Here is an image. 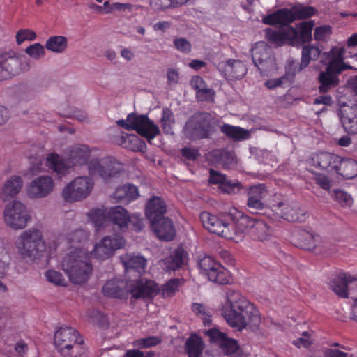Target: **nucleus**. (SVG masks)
I'll return each instance as SVG.
<instances>
[{"label":"nucleus","instance_id":"a211bd4d","mask_svg":"<svg viewBox=\"0 0 357 357\" xmlns=\"http://www.w3.org/2000/svg\"><path fill=\"white\" fill-rule=\"evenodd\" d=\"M268 191L263 183L250 186L247 192V206L252 213H256L258 210H262L265 207L263 200L266 197Z\"/></svg>","mask_w":357,"mask_h":357},{"label":"nucleus","instance_id":"f3484780","mask_svg":"<svg viewBox=\"0 0 357 357\" xmlns=\"http://www.w3.org/2000/svg\"><path fill=\"white\" fill-rule=\"evenodd\" d=\"M342 73L326 66V70L320 71L317 77L319 92L324 94L338 86L340 82L339 76Z\"/></svg>","mask_w":357,"mask_h":357},{"label":"nucleus","instance_id":"774afa93","mask_svg":"<svg viewBox=\"0 0 357 357\" xmlns=\"http://www.w3.org/2000/svg\"><path fill=\"white\" fill-rule=\"evenodd\" d=\"M332 31L330 26L324 25L316 27L314 32V38L317 41H325L331 34Z\"/></svg>","mask_w":357,"mask_h":357},{"label":"nucleus","instance_id":"2eb2a0df","mask_svg":"<svg viewBox=\"0 0 357 357\" xmlns=\"http://www.w3.org/2000/svg\"><path fill=\"white\" fill-rule=\"evenodd\" d=\"M54 183L49 176H41L33 179L27 187V195L30 198H43L53 190Z\"/></svg>","mask_w":357,"mask_h":357},{"label":"nucleus","instance_id":"c03bdc74","mask_svg":"<svg viewBox=\"0 0 357 357\" xmlns=\"http://www.w3.org/2000/svg\"><path fill=\"white\" fill-rule=\"evenodd\" d=\"M22 179L20 176H12L4 185L2 190V198L4 201L10 197H13L17 195L22 187Z\"/></svg>","mask_w":357,"mask_h":357},{"label":"nucleus","instance_id":"37998d69","mask_svg":"<svg viewBox=\"0 0 357 357\" xmlns=\"http://www.w3.org/2000/svg\"><path fill=\"white\" fill-rule=\"evenodd\" d=\"M209 182L215 185H220L221 188L227 193L234 192L237 184L229 181L225 174H220L213 169H210Z\"/></svg>","mask_w":357,"mask_h":357},{"label":"nucleus","instance_id":"20e7f679","mask_svg":"<svg viewBox=\"0 0 357 357\" xmlns=\"http://www.w3.org/2000/svg\"><path fill=\"white\" fill-rule=\"evenodd\" d=\"M15 246L23 258L31 260L42 257L46 250L41 231L34 228L24 231L16 241Z\"/></svg>","mask_w":357,"mask_h":357},{"label":"nucleus","instance_id":"7c9ffc66","mask_svg":"<svg viewBox=\"0 0 357 357\" xmlns=\"http://www.w3.org/2000/svg\"><path fill=\"white\" fill-rule=\"evenodd\" d=\"M116 142L122 147L134 152H144L146 149L145 142L135 134L121 132Z\"/></svg>","mask_w":357,"mask_h":357},{"label":"nucleus","instance_id":"ea45409f","mask_svg":"<svg viewBox=\"0 0 357 357\" xmlns=\"http://www.w3.org/2000/svg\"><path fill=\"white\" fill-rule=\"evenodd\" d=\"M205 344L202 338L194 333L186 340L185 351L188 357H201L203 354Z\"/></svg>","mask_w":357,"mask_h":357},{"label":"nucleus","instance_id":"f03ea898","mask_svg":"<svg viewBox=\"0 0 357 357\" xmlns=\"http://www.w3.org/2000/svg\"><path fill=\"white\" fill-rule=\"evenodd\" d=\"M62 267L71 282L77 284L86 282L93 271L89 254L79 247L66 255L63 259Z\"/></svg>","mask_w":357,"mask_h":357},{"label":"nucleus","instance_id":"49530a36","mask_svg":"<svg viewBox=\"0 0 357 357\" xmlns=\"http://www.w3.org/2000/svg\"><path fill=\"white\" fill-rule=\"evenodd\" d=\"M321 52V50L317 46L312 45H304L302 50L301 61L298 70L305 68L312 60H317Z\"/></svg>","mask_w":357,"mask_h":357},{"label":"nucleus","instance_id":"864d4df0","mask_svg":"<svg viewBox=\"0 0 357 357\" xmlns=\"http://www.w3.org/2000/svg\"><path fill=\"white\" fill-rule=\"evenodd\" d=\"M291 8L295 20L309 18L314 16L317 13L314 7L303 6L301 3L292 6Z\"/></svg>","mask_w":357,"mask_h":357},{"label":"nucleus","instance_id":"473e14b6","mask_svg":"<svg viewBox=\"0 0 357 357\" xmlns=\"http://www.w3.org/2000/svg\"><path fill=\"white\" fill-rule=\"evenodd\" d=\"M20 61L8 55L0 56V79H6L18 73Z\"/></svg>","mask_w":357,"mask_h":357},{"label":"nucleus","instance_id":"6e6d98bb","mask_svg":"<svg viewBox=\"0 0 357 357\" xmlns=\"http://www.w3.org/2000/svg\"><path fill=\"white\" fill-rule=\"evenodd\" d=\"M294 73L287 72L283 76L276 78L271 79L265 82V86L268 89H273L278 86H284V85H290L293 82Z\"/></svg>","mask_w":357,"mask_h":357},{"label":"nucleus","instance_id":"e2e57ef3","mask_svg":"<svg viewBox=\"0 0 357 357\" xmlns=\"http://www.w3.org/2000/svg\"><path fill=\"white\" fill-rule=\"evenodd\" d=\"M36 33L29 29H22L16 33V42L21 45L26 40L33 41L36 38Z\"/></svg>","mask_w":357,"mask_h":357},{"label":"nucleus","instance_id":"338daca9","mask_svg":"<svg viewBox=\"0 0 357 357\" xmlns=\"http://www.w3.org/2000/svg\"><path fill=\"white\" fill-rule=\"evenodd\" d=\"M314 176L312 177V180L317 184L320 188L323 190L328 191L331 188V181L328 176L312 172Z\"/></svg>","mask_w":357,"mask_h":357},{"label":"nucleus","instance_id":"7ed1b4c3","mask_svg":"<svg viewBox=\"0 0 357 357\" xmlns=\"http://www.w3.org/2000/svg\"><path fill=\"white\" fill-rule=\"evenodd\" d=\"M91 150L85 144H76L71 146L68 163L63 161L61 157L54 153H50L46 159V165L59 176L65 175L70 166H77L86 164L89 158Z\"/></svg>","mask_w":357,"mask_h":357},{"label":"nucleus","instance_id":"aec40b11","mask_svg":"<svg viewBox=\"0 0 357 357\" xmlns=\"http://www.w3.org/2000/svg\"><path fill=\"white\" fill-rule=\"evenodd\" d=\"M295 21L292 8H280L273 13L267 15L262 19V22L267 25H280L282 26H291L290 24Z\"/></svg>","mask_w":357,"mask_h":357},{"label":"nucleus","instance_id":"dca6fc26","mask_svg":"<svg viewBox=\"0 0 357 357\" xmlns=\"http://www.w3.org/2000/svg\"><path fill=\"white\" fill-rule=\"evenodd\" d=\"M340 155L326 151L313 153L309 159V163L316 168L334 172L337 164L340 161Z\"/></svg>","mask_w":357,"mask_h":357},{"label":"nucleus","instance_id":"69168bd1","mask_svg":"<svg viewBox=\"0 0 357 357\" xmlns=\"http://www.w3.org/2000/svg\"><path fill=\"white\" fill-rule=\"evenodd\" d=\"M161 339L155 336H149L146 338H140L135 342V345L139 348H149L155 347L161 342Z\"/></svg>","mask_w":357,"mask_h":357},{"label":"nucleus","instance_id":"6ab92c4d","mask_svg":"<svg viewBox=\"0 0 357 357\" xmlns=\"http://www.w3.org/2000/svg\"><path fill=\"white\" fill-rule=\"evenodd\" d=\"M102 292L107 297L118 299H126L129 296L127 282L116 278L108 280L103 285Z\"/></svg>","mask_w":357,"mask_h":357},{"label":"nucleus","instance_id":"f257e3e1","mask_svg":"<svg viewBox=\"0 0 357 357\" xmlns=\"http://www.w3.org/2000/svg\"><path fill=\"white\" fill-rule=\"evenodd\" d=\"M222 315L228 325L238 331H242L248 326L252 331H257L261 324L259 312L254 304L241 292L231 289L226 292Z\"/></svg>","mask_w":357,"mask_h":357},{"label":"nucleus","instance_id":"9d476101","mask_svg":"<svg viewBox=\"0 0 357 357\" xmlns=\"http://www.w3.org/2000/svg\"><path fill=\"white\" fill-rule=\"evenodd\" d=\"M199 266L201 273L206 275L211 282L226 284H229L231 280L229 271L211 257L206 256L201 259L199 261Z\"/></svg>","mask_w":357,"mask_h":357},{"label":"nucleus","instance_id":"5701e85b","mask_svg":"<svg viewBox=\"0 0 357 357\" xmlns=\"http://www.w3.org/2000/svg\"><path fill=\"white\" fill-rule=\"evenodd\" d=\"M188 252L183 248H177L162 259V266L166 271H176L187 261Z\"/></svg>","mask_w":357,"mask_h":357},{"label":"nucleus","instance_id":"4be33fe9","mask_svg":"<svg viewBox=\"0 0 357 357\" xmlns=\"http://www.w3.org/2000/svg\"><path fill=\"white\" fill-rule=\"evenodd\" d=\"M80 337L79 333L75 328L67 326L61 327L55 333L54 343L58 351L61 353V349L68 348Z\"/></svg>","mask_w":357,"mask_h":357},{"label":"nucleus","instance_id":"4d7b16f0","mask_svg":"<svg viewBox=\"0 0 357 357\" xmlns=\"http://www.w3.org/2000/svg\"><path fill=\"white\" fill-rule=\"evenodd\" d=\"M220 348L227 355L235 354L239 349V344L236 340L225 337L219 345Z\"/></svg>","mask_w":357,"mask_h":357},{"label":"nucleus","instance_id":"b1692460","mask_svg":"<svg viewBox=\"0 0 357 357\" xmlns=\"http://www.w3.org/2000/svg\"><path fill=\"white\" fill-rule=\"evenodd\" d=\"M266 40L277 47H281L285 43L290 45L291 38L296 34V29L293 26H288L286 29L279 31L267 28L265 30Z\"/></svg>","mask_w":357,"mask_h":357},{"label":"nucleus","instance_id":"1a4fd4ad","mask_svg":"<svg viewBox=\"0 0 357 357\" xmlns=\"http://www.w3.org/2000/svg\"><path fill=\"white\" fill-rule=\"evenodd\" d=\"M125 245L126 240L119 234L106 236L94 245L91 255L98 260L104 261L112 257L115 252Z\"/></svg>","mask_w":357,"mask_h":357},{"label":"nucleus","instance_id":"39448f33","mask_svg":"<svg viewBox=\"0 0 357 357\" xmlns=\"http://www.w3.org/2000/svg\"><path fill=\"white\" fill-rule=\"evenodd\" d=\"M116 124L127 130H135L149 143L160 133L159 127L147 116L143 114L130 113L126 120L119 119L116 121Z\"/></svg>","mask_w":357,"mask_h":357},{"label":"nucleus","instance_id":"423d86ee","mask_svg":"<svg viewBox=\"0 0 357 357\" xmlns=\"http://www.w3.org/2000/svg\"><path fill=\"white\" fill-rule=\"evenodd\" d=\"M214 118L208 112L196 113L185 125V132L192 139L209 138L214 132Z\"/></svg>","mask_w":357,"mask_h":357},{"label":"nucleus","instance_id":"2f4dec72","mask_svg":"<svg viewBox=\"0 0 357 357\" xmlns=\"http://www.w3.org/2000/svg\"><path fill=\"white\" fill-rule=\"evenodd\" d=\"M314 27V22L307 21L303 22L298 26L296 29V34L293 37H290V45H302L305 43L310 42L312 40V31Z\"/></svg>","mask_w":357,"mask_h":357},{"label":"nucleus","instance_id":"c756f323","mask_svg":"<svg viewBox=\"0 0 357 357\" xmlns=\"http://www.w3.org/2000/svg\"><path fill=\"white\" fill-rule=\"evenodd\" d=\"M252 59L255 66L262 73L265 70L267 64L271 61L268 48L263 43L257 44L252 49Z\"/></svg>","mask_w":357,"mask_h":357},{"label":"nucleus","instance_id":"ddd939ff","mask_svg":"<svg viewBox=\"0 0 357 357\" xmlns=\"http://www.w3.org/2000/svg\"><path fill=\"white\" fill-rule=\"evenodd\" d=\"M217 69L227 80H238L247 73L245 64L241 60L229 59L218 63Z\"/></svg>","mask_w":357,"mask_h":357},{"label":"nucleus","instance_id":"79ce46f5","mask_svg":"<svg viewBox=\"0 0 357 357\" xmlns=\"http://www.w3.org/2000/svg\"><path fill=\"white\" fill-rule=\"evenodd\" d=\"M210 155L214 158L216 163L222 165L225 169H230L236 163L234 153L225 149L213 150Z\"/></svg>","mask_w":357,"mask_h":357},{"label":"nucleus","instance_id":"a19ab883","mask_svg":"<svg viewBox=\"0 0 357 357\" xmlns=\"http://www.w3.org/2000/svg\"><path fill=\"white\" fill-rule=\"evenodd\" d=\"M239 219L235 224H229L226 222L223 227L224 232L221 233L220 236L226 239L231 240L236 243L241 241L245 234V226L238 225Z\"/></svg>","mask_w":357,"mask_h":357},{"label":"nucleus","instance_id":"6e6552de","mask_svg":"<svg viewBox=\"0 0 357 357\" xmlns=\"http://www.w3.org/2000/svg\"><path fill=\"white\" fill-rule=\"evenodd\" d=\"M6 224L15 229H22L26 227L31 216L26 206L20 201L8 204L4 210Z\"/></svg>","mask_w":357,"mask_h":357},{"label":"nucleus","instance_id":"f704fd0d","mask_svg":"<svg viewBox=\"0 0 357 357\" xmlns=\"http://www.w3.org/2000/svg\"><path fill=\"white\" fill-rule=\"evenodd\" d=\"M277 213L288 222H301L305 219V211H301L288 204L280 202L277 206Z\"/></svg>","mask_w":357,"mask_h":357},{"label":"nucleus","instance_id":"680f3d73","mask_svg":"<svg viewBox=\"0 0 357 357\" xmlns=\"http://www.w3.org/2000/svg\"><path fill=\"white\" fill-rule=\"evenodd\" d=\"M25 52L34 59H39L45 54L44 46L39 43L32 44L27 47L25 50Z\"/></svg>","mask_w":357,"mask_h":357},{"label":"nucleus","instance_id":"cd10ccee","mask_svg":"<svg viewBox=\"0 0 357 357\" xmlns=\"http://www.w3.org/2000/svg\"><path fill=\"white\" fill-rule=\"evenodd\" d=\"M151 226L158 238L161 240L172 241L175 236V229L169 218H162L151 224Z\"/></svg>","mask_w":357,"mask_h":357},{"label":"nucleus","instance_id":"0e129e2a","mask_svg":"<svg viewBox=\"0 0 357 357\" xmlns=\"http://www.w3.org/2000/svg\"><path fill=\"white\" fill-rule=\"evenodd\" d=\"M318 245H320L316 250V253L319 254H330L337 251L335 244L332 243L330 240L323 239L321 237V241H318Z\"/></svg>","mask_w":357,"mask_h":357},{"label":"nucleus","instance_id":"0eeeda50","mask_svg":"<svg viewBox=\"0 0 357 357\" xmlns=\"http://www.w3.org/2000/svg\"><path fill=\"white\" fill-rule=\"evenodd\" d=\"M93 181L89 176H79L69 183L63 190L65 201L73 202L86 198L93 188Z\"/></svg>","mask_w":357,"mask_h":357},{"label":"nucleus","instance_id":"f8f14e48","mask_svg":"<svg viewBox=\"0 0 357 357\" xmlns=\"http://www.w3.org/2000/svg\"><path fill=\"white\" fill-rule=\"evenodd\" d=\"M122 170L121 164L113 158H106L102 162L98 160H92L89 163L90 174L98 175L104 180L116 176Z\"/></svg>","mask_w":357,"mask_h":357},{"label":"nucleus","instance_id":"3c124183","mask_svg":"<svg viewBox=\"0 0 357 357\" xmlns=\"http://www.w3.org/2000/svg\"><path fill=\"white\" fill-rule=\"evenodd\" d=\"M88 216L89 220L93 223L97 231L105 227L107 222H109L107 213L100 208L91 210L88 213Z\"/></svg>","mask_w":357,"mask_h":357},{"label":"nucleus","instance_id":"8fccbe9b","mask_svg":"<svg viewBox=\"0 0 357 357\" xmlns=\"http://www.w3.org/2000/svg\"><path fill=\"white\" fill-rule=\"evenodd\" d=\"M68 46V40L63 36H50L46 41L45 47L47 50L55 53L63 52Z\"/></svg>","mask_w":357,"mask_h":357},{"label":"nucleus","instance_id":"a878e982","mask_svg":"<svg viewBox=\"0 0 357 357\" xmlns=\"http://www.w3.org/2000/svg\"><path fill=\"white\" fill-rule=\"evenodd\" d=\"M357 277L348 273H339L331 280V289L342 298L348 297V284L356 281Z\"/></svg>","mask_w":357,"mask_h":357},{"label":"nucleus","instance_id":"393cba45","mask_svg":"<svg viewBox=\"0 0 357 357\" xmlns=\"http://www.w3.org/2000/svg\"><path fill=\"white\" fill-rule=\"evenodd\" d=\"M107 217L114 227L122 231H126L129 226L130 214L121 206L111 207L107 212Z\"/></svg>","mask_w":357,"mask_h":357},{"label":"nucleus","instance_id":"603ef678","mask_svg":"<svg viewBox=\"0 0 357 357\" xmlns=\"http://www.w3.org/2000/svg\"><path fill=\"white\" fill-rule=\"evenodd\" d=\"M184 283L183 279L172 278L164 284L160 289V294L164 298L174 296L178 288Z\"/></svg>","mask_w":357,"mask_h":357},{"label":"nucleus","instance_id":"c9c22d12","mask_svg":"<svg viewBox=\"0 0 357 357\" xmlns=\"http://www.w3.org/2000/svg\"><path fill=\"white\" fill-rule=\"evenodd\" d=\"M344 48L343 47H333L327 54L329 61L327 66L335 68L338 72H343L351 69V67L344 62Z\"/></svg>","mask_w":357,"mask_h":357},{"label":"nucleus","instance_id":"e433bc0d","mask_svg":"<svg viewBox=\"0 0 357 357\" xmlns=\"http://www.w3.org/2000/svg\"><path fill=\"white\" fill-rule=\"evenodd\" d=\"M199 218L204 227L211 233L220 236L221 233L224 232L223 227H225L226 222L218 218L216 215L204 211L201 213Z\"/></svg>","mask_w":357,"mask_h":357},{"label":"nucleus","instance_id":"de8ad7c7","mask_svg":"<svg viewBox=\"0 0 357 357\" xmlns=\"http://www.w3.org/2000/svg\"><path fill=\"white\" fill-rule=\"evenodd\" d=\"M86 348L84 340L81 337L68 348L61 349V355L63 357H84Z\"/></svg>","mask_w":357,"mask_h":357},{"label":"nucleus","instance_id":"bb28decb","mask_svg":"<svg viewBox=\"0 0 357 357\" xmlns=\"http://www.w3.org/2000/svg\"><path fill=\"white\" fill-rule=\"evenodd\" d=\"M166 204L159 197H153L146 206V215L151 224L165 218Z\"/></svg>","mask_w":357,"mask_h":357},{"label":"nucleus","instance_id":"5fc2aeb1","mask_svg":"<svg viewBox=\"0 0 357 357\" xmlns=\"http://www.w3.org/2000/svg\"><path fill=\"white\" fill-rule=\"evenodd\" d=\"M160 123L164 133L167 135L173 133L172 127L175 123V119L174 114L170 109H163Z\"/></svg>","mask_w":357,"mask_h":357},{"label":"nucleus","instance_id":"9b49d317","mask_svg":"<svg viewBox=\"0 0 357 357\" xmlns=\"http://www.w3.org/2000/svg\"><path fill=\"white\" fill-rule=\"evenodd\" d=\"M239 225L245 226V231L249 229L251 237L261 242L272 241L274 238L273 229L263 220H257L247 215H241Z\"/></svg>","mask_w":357,"mask_h":357},{"label":"nucleus","instance_id":"c85d7f7f","mask_svg":"<svg viewBox=\"0 0 357 357\" xmlns=\"http://www.w3.org/2000/svg\"><path fill=\"white\" fill-rule=\"evenodd\" d=\"M121 261L123 264L126 271L128 272L133 270L142 275L145 272L146 267V259L134 253H126L121 256Z\"/></svg>","mask_w":357,"mask_h":357},{"label":"nucleus","instance_id":"09e8293b","mask_svg":"<svg viewBox=\"0 0 357 357\" xmlns=\"http://www.w3.org/2000/svg\"><path fill=\"white\" fill-rule=\"evenodd\" d=\"M89 236V234L86 230L79 229L69 233L66 236V240L70 247L74 248L73 250L77 247L84 249L81 245L88 241Z\"/></svg>","mask_w":357,"mask_h":357},{"label":"nucleus","instance_id":"412c9836","mask_svg":"<svg viewBox=\"0 0 357 357\" xmlns=\"http://www.w3.org/2000/svg\"><path fill=\"white\" fill-rule=\"evenodd\" d=\"M158 290V284L152 281L138 280L128 286L129 294L135 298H153Z\"/></svg>","mask_w":357,"mask_h":357},{"label":"nucleus","instance_id":"bf43d9fd","mask_svg":"<svg viewBox=\"0 0 357 357\" xmlns=\"http://www.w3.org/2000/svg\"><path fill=\"white\" fill-rule=\"evenodd\" d=\"M334 199L343 207H350L353 204V198L347 192L337 189L334 190Z\"/></svg>","mask_w":357,"mask_h":357},{"label":"nucleus","instance_id":"72a5a7b5","mask_svg":"<svg viewBox=\"0 0 357 357\" xmlns=\"http://www.w3.org/2000/svg\"><path fill=\"white\" fill-rule=\"evenodd\" d=\"M139 196L138 188L132 184H126L118 187L114 192L113 197L117 202L128 204Z\"/></svg>","mask_w":357,"mask_h":357},{"label":"nucleus","instance_id":"13d9d810","mask_svg":"<svg viewBox=\"0 0 357 357\" xmlns=\"http://www.w3.org/2000/svg\"><path fill=\"white\" fill-rule=\"evenodd\" d=\"M45 275L47 280L54 285L62 287L68 285L67 280L60 272L54 270H48L45 272Z\"/></svg>","mask_w":357,"mask_h":357},{"label":"nucleus","instance_id":"052dcab7","mask_svg":"<svg viewBox=\"0 0 357 357\" xmlns=\"http://www.w3.org/2000/svg\"><path fill=\"white\" fill-rule=\"evenodd\" d=\"M189 0H152L151 5H154L155 9L164 10L170 6H182Z\"/></svg>","mask_w":357,"mask_h":357},{"label":"nucleus","instance_id":"58836bf2","mask_svg":"<svg viewBox=\"0 0 357 357\" xmlns=\"http://www.w3.org/2000/svg\"><path fill=\"white\" fill-rule=\"evenodd\" d=\"M340 114V119L344 130L350 135L357 134V107L344 109Z\"/></svg>","mask_w":357,"mask_h":357},{"label":"nucleus","instance_id":"a18cd8bd","mask_svg":"<svg viewBox=\"0 0 357 357\" xmlns=\"http://www.w3.org/2000/svg\"><path fill=\"white\" fill-rule=\"evenodd\" d=\"M220 130L227 137L235 141L245 140L250 137L249 131L238 126L224 124L221 126Z\"/></svg>","mask_w":357,"mask_h":357},{"label":"nucleus","instance_id":"4468645a","mask_svg":"<svg viewBox=\"0 0 357 357\" xmlns=\"http://www.w3.org/2000/svg\"><path fill=\"white\" fill-rule=\"evenodd\" d=\"M321 241V236L314 235L304 229L295 228L291 232V241L297 247L304 250H311L316 252L318 241Z\"/></svg>","mask_w":357,"mask_h":357},{"label":"nucleus","instance_id":"4c0bfd02","mask_svg":"<svg viewBox=\"0 0 357 357\" xmlns=\"http://www.w3.org/2000/svg\"><path fill=\"white\" fill-rule=\"evenodd\" d=\"M340 162L334 172L340 175L345 179H351L357 176V162L349 158L340 156Z\"/></svg>","mask_w":357,"mask_h":357}]
</instances>
